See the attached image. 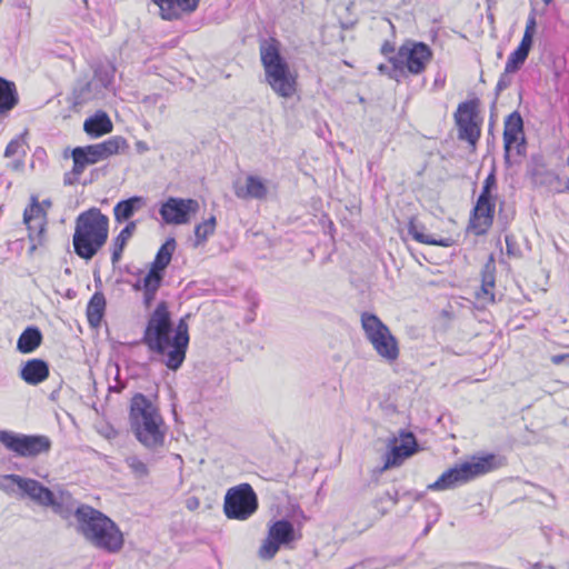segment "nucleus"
<instances>
[{"instance_id": "nucleus-30", "label": "nucleus", "mask_w": 569, "mask_h": 569, "mask_svg": "<svg viewBox=\"0 0 569 569\" xmlns=\"http://www.w3.org/2000/svg\"><path fill=\"white\" fill-rule=\"evenodd\" d=\"M42 342V333L38 327L31 326L28 327L20 335L17 349L21 353H30L33 352Z\"/></svg>"}, {"instance_id": "nucleus-8", "label": "nucleus", "mask_w": 569, "mask_h": 569, "mask_svg": "<svg viewBox=\"0 0 569 569\" xmlns=\"http://www.w3.org/2000/svg\"><path fill=\"white\" fill-rule=\"evenodd\" d=\"M257 509L258 498L249 483H241L227 491L223 511L229 519L246 520Z\"/></svg>"}, {"instance_id": "nucleus-25", "label": "nucleus", "mask_w": 569, "mask_h": 569, "mask_svg": "<svg viewBox=\"0 0 569 569\" xmlns=\"http://www.w3.org/2000/svg\"><path fill=\"white\" fill-rule=\"evenodd\" d=\"M360 322L365 337L370 343L389 330V327L383 323L378 316L371 312H362Z\"/></svg>"}, {"instance_id": "nucleus-33", "label": "nucleus", "mask_w": 569, "mask_h": 569, "mask_svg": "<svg viewBox=\"0 0 569 569\" xmlns=\"http://www.w3.org/2000/svg\"><path fill=\"white\" fill-rule=\"evenodd\" d=\"M177 242L174 238H168L166 242L158 250L156 258L151 264V268L164 271V269L169 266L172 254L176 250Z\"/></svg>"}, {"instance_id": "nucleus-11", "label": "nucleus", "mask_w": 569, "mask_h": 569, "mask_svg": "<svg viewBox=\"0 0 569 569\" xmlns=\"http://www.w3.org/2000/svg\"><path fill=\"white\" fill-rule=\"evenodd\" d=\"M199 202L194 199L169 197L159 208V214L167 224L181 226L190 222L199 211Z\"/></svg>"}, {"instance_id": "nucleus-60", "label": "nucleus", "mask_w": 569, "mask_h": 569, "mask_svg": "<svg viewBox=\"0 0 569 569\" xmlns=\"http://www.w3.org/2000/svg\"><path fill=\"white\" fill-rule=\"evenodd\" d=\"M539 567H540V565H539V563H536V565L533 566V569H538Z\"/></svg>"}, {"instance_id": "nucleus-28", "label": "nucleus", "mask_w": 569, "mask_h": 569, "mask_svg": "<svg viewBox=\"0 0 569 569\" xmlns=\"http://www.w3.org/2000/svg\"><path fill=\"white\" fill-rule=\"evenodd\" d=\"M408 233L419 243L441 247L450 246L449 239H436L433 236L425 233V226L420 223L416 218H411L409 220Z\"/></svg>"}, {"instance_id": "nucleus-45", "label": "nucleus", "mask_w": 569, "mask_h": 569, "mask_svg": "<svg viewBox=\"0 0 569 569\" xmlns=\"http://www.w3.org/2000/svg\"><path fill=\"white\" fill-rule=\"evenodd\" d=\"M513 72L503 71V73L500 76L497 86H496V93L497 96L500 94L503 90L510 87L512 82V74Z\"/></svg>"}, {"instance_id": "nucleus-1", "label": "nucleus", "mask_w": 569, "mask_h": 569, "mask_svg": "<svg viewBox=\"0 0 569 569\" xmlns=\"http://www.w3.org/2000/svg\"><path fill=\"white\" fill-rule=\"evenodd\" d=\"M186 316L176 327L166 301L158 303L150 315L141 342L148 349L162 357V362L170 370H178L184 359L189 345V326Z\"/></svg>"}, {"instance_id": "nucleus-37", "label": "nucleus", "mask_w": 569, "mask_h": 569, "mask_svg": "<svg viewBox=\"0 0 569 569\" xmlns=\"http://www.w3.org/2000/svg\"><path fill=\"white\" fill-rule=\"evenodd\" d=\"M163 272L164 271H161V270H158L154 268H150V270L148 271V273L146 274V277L142 280L143 291L157 292L161 286L162 280H163ZM140 288H141L140 284H136V289H140Z\"/></svg>"}, {"instance_id": "nucleus-50", "label": "nucleus", "mask_w": 569, "mask_h": 569, "mask_svg": "<svg viewBox=\"0 0 569 569\" xmlns=\"http://www.w3.org/2000/svg\"><path fill=\"white\" fill-rule=\"evenodd\" d=\"M551 362L553 365H561L563 362H567L569 365V353L553 355L551 357Z\"/></svg>"}, {"instance_id": "nucleus-63", "label": "nucleus", "mask_w": 569, "mask_h": 569, "mask_svg": "<svg viewBox=\"0 0 569 569\" xmlns=\"http://www.w3.org/2000/svg\"><path fill=\"white\" fill-rule=\"evenodd\" d=\"M2 2V0H0V3Z\"/></svg>"}, {"instance_id": "nucleus-58", "label": "nucleus", "mask_w": 569, "mask_h": 569, "mask_svg": "<svg viewBox=\"0 0 569 569\" xmlns=\"http://www.w3.org/2000/svg\"><path fill=\"white\" fill-rule=\"evenodd\" d=\"M478 569H497V568L492 567V566L483 565V566L478 567Z\"/></svg>"}, {"instance_id": "nucleus-48", "label": "nucleus", "mask_w": 569, "mask_h": 569, "mask_svg": "<svg viewBox=\"0 0 569 569\" xmlns=\"http://www.w3.org/2000/svg\"><path fill=\"white\" fill-rule=\"evenodd\" d=\"M532 42H533V33H529L528 31H525L522 40L518 47L530 52Z\"/></svg>"}, {"instance_id": "nucleus-3", "label": "nucleus", "mask_w": 569, "mask_h": 569, "mask_svg": "<svg viewBox=\"0 0 569 569\" xmlns=\"http://www.w3.org/2000/svg\"><path fill=\"white\" fill-rule=\"evenodd\" d=\"M130 427L137 440L148 449L164 442L166 427L158 408L142 393H136L130 403Z\"/></svg>"}, {"instance_id": "nucleus-18", "label": "nucleus", "mask_w": 569, "mask_h": 569, "mask_svg": "<svg viewBox=\"0 0 569 569\" xmlns=\"http://www.w3.org/2000/svg\"><path fill=\"white\" fill-rule=\"evenodd\" d=\"M371 346L386 363L392 365L398 361L400 356L399 341L390 329L382 336L376 338L375 341L371 342Z\"/></svg>"}, {"instance_id": "nucleus-22", "label": "nucleus", "mask_w": 569, "mask_h": 569, "mask_svg": "<svg viewBox=\"0 0 569 569\" xmlns=\"http://www.w3.org/2000/svg\"><path fill=\"white\" fill-rule=\"evenodd\" d=\"M20 377L28 385L37 386L49 377V366L42 359L28 360L21 367Z\"/></svg>"}, {"instance_id": "nucleus-13", "label": "nucleus", "mask_w": 569, "mask_h": 569, "mask_svg": "<svg viewBox=\"0 0 569 569\" xmlns=\"http://www.w3.org/2000/svg\"><path fill=\"white\" fill-rule=\"evenodd\" d=\"M397 54L400 61L405 62L408 72L412 74L422 73L432 58V51L428 44L415 41H406Z\"/></svg>"}, {"instance_id": "nucleus-41", "label": "nucleus", "mask_w": 569, "mask_h": 569, "mask_svg": "<svg viewBox=\"0 0 569 569\" xmlns=\"http://www.w3.org/2000/svg\"><path fill=\"white\" fill-rule=\"evenodd\" d=\"M529 52L523 50L522 48H517L513 52L510 53L506 63V71L516 72L521 66L525 63L528 58Z\"/></svg>"}, {"instance_id": "nucleus-56", "label": "nucleus", "mask_w": 569, "mask_h": 569, "mask_svg": "<svg viewBox=\"0 0 569 569\" xmlns=\"http://www.w3.org/2000/svg\"><path fill=\"white\" fill-rule=\"evenodd\" d=\"M187 506L190 510H193L199 506V501L197 499H190L188 500Z\"/></svg>"}, {"instance_id": "nucleus-51", "label": "nucleus", "mask_w": 569, "mask_h": 569, "mask_svg": "<svg viewBox=\"0 0 569 569\" xmlns=\"http://www.w3.org/2000/svg\"><path fill=\"white\" fill-rule=\"evenodd\" d=\"M536 26H537L536 17H535L533 13H531L528 17L525 31H528L529 33H533L535 34Z\"/></svg>"}, {"instance_id": "nucleus-27", "label": "nucleus", "mask_w": 569, "mask_h": 569, "mask_svg": "<svg viewBox=\"0 0 569 569\" xmlns=\"http://www.w3.org/2000/svg\"><path fill=\"white\" fill-rule=\"evenodd\" d=\"M71 157L73 160L72 170L67 172L63 178V182L67 186L76 184L79 181V177L83 173L84 169L92 164L89 158L86 156L82 147H77L72 150Z\"/></svg>"}, {"instance_id": "nucleus-23", "label": "nucleus", "mask_w": 569, "mask_h": 569, "mask_svg": "<svg viewBox=\"0 0 569 569\" xmlns=\"http://www.w3.org/2000/svg\"><path fill=\"white\" fill-rule=\"evenodd\" d=\"M50 500L52 502L46 505V507H50L54 513L59 515L63 519H68L72 515L74 516V511L79 507L76 506V501L71 493L64 490H59L57 492L52 491Z\"/></svg>"}, {"instance_id": "nucleus-47", "label": "nucleus", "mask_w": 569, "mask_h": 569, "mask_svg": "<svg viewBox=\"0 0 569 569\" xmlns=\"http://www.w3.org/2000/svg\"><path fill=\"white\" fill-rule=\"evenodd\" d=\"M21 148H22V141L20 139L11 140L4 150V157L11 158V157L18 154Z\"/></svg>"}, {"instance_id": "nucleus-16", "label": "nucleus", "mask_w": 569, "mask_h": 569, "mask_svg": "<svg viewBox=\"0 0 569 569\" xmlns=\"http://www.w3.org/2000/svg\"><path fill=\"white\" fill-rule=\"evenodd\" d=\"M417 449V440L411 432L402 433L400 442L395 441L393 447L387 455L385 469L400 466L405 459L412 456Z\"/></svg>"}, {"instance_id": "nucleus-62", "label": "nucleus", "mask_w": 569, "mask_h": 569, "mask_svg": "<svg viewBox=\"0 0 569 569\" xmlns=\"http://www.w3.org/2000/svg\"><path fill=\"white\" fill-rule=\"evenodd\" d=\"M548 569H553V567H549Z\"/></svg>"}, {"instance_id": "nucleus-24", "label": "nucleus", "mask_w": 569, "mask_h": 569, "mask_svg": "<svg viewBox=\"0 0 569 569\" xmlns=\"http://www.w3.org/2000/svg\"><path fill=\"white\" fill-rule=\"evenodd\" d=\"M19 102L14 82L0 77V119L7 116Z\"/></svg>"}, {"instance_id": "nucleus-5", "label": "nucleus", "mask_w": 569, "mask_h": 569, "mask_svg": "<svg viewBox=\"0 0 569 569\" xmlns=\"http://www.w3.org/2000/svg\"><path fill=\"white\" fill-rule=\"evenodd\" d=\"M260 58L266 81L271 89L280 97L291 98L297 90V79L290 71L288 62L280 54L279 42L272 38L261 42Z\"/></svg>"}, {"instance_id": "nucleus-14", "label": "nucleus", "mask_w": 569, "mask_h": 569, "mask_svg": "<svg viewBox=\"0 0 569 569\" xmlns=\"http://www.w3.org/2000/svg\"><path fill=\"white\" fill-rule=\"evenodd\" d=\"M233 191L241 200H263L269 193L268 181L258 176L248 174L243 182L240 180L233 182Z\"/></svg>"}, {"instance_id": "nucleus-31", "label": "nucleus", "mask_w": 569, "mask_h": 569, "mask_svg": "<svg viewBox=\"0 0 569 569\" xmlns=\"http://www.w3.org/2000/svg\"><path fill=\"white\" fill-rule=\"evenodd\" d=\"M106 309V298L102 292L93 293L87 306V318L91 327L100 326Z\"/></svg>"}, {"instance_id": "nucleus-61", "label": "nucleus", "mask_w": 569, "mask_h": 569, "mask_svg": "<svg viewBox=\"0 0 569 569\" xmlns=\"http://www.w3.org/2000/svg\"><path fill=\"white\" fill-rule=\"evenodd\" d=\"M537 178H539V181H540L543 178V176H541V178H540V174L538 173Z\"/></svg>"}, {"instance_id": "nucleus-64", "label": "nucleus", "mask_w": 569, "mask_h": 569, "mask_svg": "<svg viewBox=\"0 0 569 569\" xmlns=\"http://www.w3.org/2000/svg\"><path fill=\"white\" fill-rule=\"evenodd\" d=\"M568 387H569V385H568Z\"/></svg>"}, {"instance_id": "nucleus-36", "label": "nucleus", "mask_w": 569, "mask_h": 569, "mask_svg": "<svg viewBox=\"0 0 569 569\" xmlns=\"http://www.w3.org/2000/svg\"><path fill=\"white\" fill-rule=\"evenodd\" d=\"M497 178L495 172H490L483 181L481 192L477 202H495L497 201Z\"/></svg>"}, {"instance_id": "nucleus-35", "label": "nucleus", "mask_w": 569, "mask_h": 569, "mask_svg": "<svg viewBox=\"0 0 569 569\" xmlns=\"http://www.w3.org/2000/svg\"><path fill=\"white\" fill-rule=\"evenodd\" d=\"M540 183L545 184L552 192H569V178H561L553 171H547Z\"/></svg>"}, {"instance_id": "nucleus-55", "label": "nucleus", "mask_w": 569, "mask_h": 569, "mask_svg": "<svg viewBox=\"0 0 569 569\" xmlns=\"http://www.w3.org/2000/svg\"><path fill=\"white\" fill-rule=\"evenodd\" d=\"M389 66H390V61H389L388 63H386V64H385V63H381V64H379L378 70H379L382 74H387V76H389V73H390V69L388 68Z\"/></svg>"}, {"instance_id": "nucleus-53", "label": "nucleus", "mask_w": 569, "mask_h": 569, "mask_svg": "<svg viewBox=\"0 0 569 569\" xmlns=\"http://www.w3.org/2000/svg\"><path fill=\"white\" fill-rule=\"evenodd\" d=\"M505 241H506V246H507V253L508 254H515V242H513V238L511 236H506L505 237Z\"/></svg>"}, {"instance_id": "nucleus-7", "label": "nucleus", "mask_w": 569, "mask_h": 569, "mask_svg": "<svg viewBox=\"0 0 569 569\" xmlns=\"http://www.w3.org/2000/svg\"><path fill=\"white\" fill-rule=\"evenodd\" d=\"M0 442L17 457L36 458L51 449V440L44 435H24L0 431Z\"/></svg>"}, {"instance_id": "nucleus-44", "label": "nucleus", "mask_w": 569, "mask_h": 569, "mask_svg": "<svg viewBox=\"0 0 569 569\" xmlns=\"http://www.w3.org/2000/svg\"><path fill=\"white\" fill-rule=\"evenodd\" d=\"M82 150L84 151L86 156L89 158L92 164L104 160L103 154L101 152V149L99 144H90L87 147H82Z\"/></svg>"}, {"instance_id": "nucleus-2", "label": "nucleus", "mask_w": 569, "mask_h": 569, "mask_svg": "<svg viewBox=\"0 0 569 569\" xmlns=\"http://www.w3.org/2000/svg\"><path fill=\"white\" fill-rule=\"evenodd\" d=\"M77 530L94 548L108 553L119 552L123 545V533L107 515L93 507L81 503L74 511Z\"/></svg>"}, {"instance_id": "nucleus-10", "label": "nucleus", "mask_w": 569, "mask_h": 569, "mask_svg": "<svg viewBox=\"0 0 569 569\" xmlns=\"http://www.w3.org/2000/svg\"><path fill=\"white\" fill-rule=\"evenodd\" d=\"M295 539L293 525L286 519L277 520L269 526L268 536L262 541L258 556L263 560H271L281 546H288Z\"/></svg>"}, {"instance_id": "nucleus-20", "label": "nucleus", "mask_w": 569, "mask_h": 569, "mask_svg": "<svg viewBox=\"0 0 569 569\" xmlns=\"http://www.w3.org/2000/svg\"><path fill=\"white\" fill-rule=\"evenodd\" d=\"M496 266L492 260L488 261L482 269L481 287L476 292L477 301L485 307L488 303H495Z\"/></svg>"}, {"instance_id": "nucleus-38", "label": "nucleus", "mask_w": 569, "mask_h": 569, "mask_svg": "<svg viewBox=\"0 0 569 569\" xmlns=\"http://www.w3.org/2000/svg\"><path fill=\"white\" fill-rule=\"evenodd\" d=\"M114 72L116 68L111 62H101L94 68V78L107 89L112 83Z\"/></svg>"}, {"instance_id": "nucleus-49", "label": "nucleus", "mask_w": 569, "mask_h": 569, "mask_svg": "<svg viewBox=\"0 0 569 569\" xmlns=\"http://www.w3.org/2000/svg\"><path fill=\"white\" fill-rule=\"evenodd\" d=\"M161 99V96L158 94V93H153V94H150V96H146L143 99H142V103L147 107H152V106H156L159 100Z\"/></svg>"}, {"instance_id": "nucleus-12", "label": "nucleus", "mask_w": 569, "mask_h": 569, "mask_svg": "<svg viewBox=\"0 0 569 569\" xmlns=\"http://www.w3.org/2000/svg\"><path fill=\"white\" fill-rule=\"evenodd\" d=\"M23 222L28 229L30 241L29 253L32 254L39 247L47 243V213L36 200L24 209Z\"/></svg>"}, {"instance_id": "nucleus-4", "label": "nucleus", "mask_w": 569, "mask_h": 569, "mask_svg": "<svg viewBox=\"0 0 569 569\" xmlns=\"http://www.w3.org/2000/svg\"><path fill=\"white\" fill-rule=\"evenodd\" d=\"M108 232L109 218L100 209L81 212L76 219L72 238L74 252L82 259H92L107 242Z\"/></svg>"}, {"instance_id": "nucleus-29", "label": "nucleus", "mask_w": 569, "mask_h": 569, "mask_svg": "<svg viewBox=\"0 0 569 569\" xmlns=\"http://www.w3.org/2000/svg\"><path fill=\"white\" fill-rule=\"evenodd\" d=\"M143 204V198L137 196L119 201L113 208L116 221L123 222L129 220Z\"/></svg>"}, {"instance_id": "nucleus-34", "label": "nucleus", "mask_w": 569, "mask_h": 569, "mask_svg": "<svg viewBox=\"0 0 569 569\" xmlns=\"http://www.w3.org/2000/svg\"><path fill=\"white\" fill-rule=\"evenodd\" d=\"M98 144L104 159L109 158L110 156L123 152L129 148L127 140L120 136H113Z\"/></svg>"}, {"instance_id": "nucleus-42", "label": "nucleus", "mask_w": 569, "mask_h": 569, "mask_svg": "<svg viewBox=\"0 0 569 569\" xmlns=\"http://www.w3.org/2000/svg\"><path fill=\"white\" fill-rule=\"evenodd\" d=\"M390 69L389 78L396 80L397 82L402 81V79L407 76V67L403 61H400L399 56L390 57Z\"/></svg>"}, {"instance_id": "nucleus-54", "label": "nucleus", "mask_w": 569, "mask_h": 569, "mask_svg": "<svg viewBox=\"0 0 569 569\" xmlns=\"http://www.w3.org/2000/svg\"><path fill=\"white\" fill-rule=\"evenodd\" d=\"M381 52L385 54V56H388L390 53H393L395 52V46L392 43H390L389 41H386L382 47H381Z\"/></svg>"}, {"instance_id": "nucleus-6", "label": "nucleus", "mask_w": 569, "mask_h": 569, "mask_svg": "<svg viewBox=\"0 0 569 569\" xmlns=\"http://www.w3.org/2000/svg\"><path fill=\"white\" fill-rule=\"evenodd\" d=\"M495 456L473 458L446 470L433 483L428 486L431 491H443L460 487L495 468Z\"/></svg>"}, {"instance_id": "nucleus-21", "label": "nucleus", "mask_w": 569, "mask_h": 569, "mask_svg": "<svg viewBox=\"0 0 569 569\" xmlns=\"http://www.w3.org/2000/svg\"><path fill=\"white\" fill-rule=\"evenodd\" d=\"M19 490L39 506L46 507V505L52 502L50 500L52 490L41 485L38 480L22 477L19 479Z\"/></svg>"}, {"instance_id": "nucleus-39", "label": "nucleus", "mask_w": 569, "mask_h": 569, "mask_svg": "<svg viewBox=\"0 0 569 569\" xmlns=\"http://www.w3.org/2000/svg\"><path fill=\"white\" fill-rule=\"evenodd\" d=\"M217 226V220L214 216H211L207 220L198 223L194 228V236L197 239V244L203 243L207 239L213 234Z\"/></svg>"}, {"instance_id": "nucleus-43", "label": "nucleus", "mask_w": 569, "mask_h": 569, "mask_svg": "<svg viewBox=\"0 0 569 569\" xmlns=\"http://www.w3.org/2000/svg\"><path fill=\"white\" fill-rule=\"evenodd\" d=\"M21 478V476L14 473L0 476V489L7 493L13 492L14 487L19 488V479Z\"/></svg>"}, {"instance_id": "nucleus-15", "label": "nucleus", "mask_w": 569, "mask_h": 569, "mask_svg": "<svg viewBox=\"0 0 569 569\" xmlns=\"http://www.w3.org/2000/svg\"><path fill=\"white\" fill-rule=\"evenodd\" d=\"M160 9V16L164 20H177L183 14L194 12L200 0H152Z\"/></svg>"}, {"instance_id": "nucleus-52", "label": "nucleus", "mask_w": 569, "mask_h": 569, "mask_svg": "<svg viewBox=\"0 0 569 569\" xmlns=\"http://www.w3.org/2000/svg\"><path fill=\"white\" fill-rule=\"evenodd\" d=\"M157 292L143 291V302L146 307H150L153 300L156 299Z\"/></svg>"}, {"instance_id": "nucleus-32", "label": "nucleus", "mask_w": 569, "mask_h": 569, "mask_svg": "<svg viewBox=\"0 0 569 569\" xmlns=\"http://www.w3.org/2000/svg\"><path fill=\"white\" fill-rule=\"evenodd\" d=\"M136 229L137 222L130 221L113 240L111 254V262L113 266H116L120 261L123 249L127 246L130 238L133 236Z\"/></svg>"}, {"instance_id": "nucleus-17", "label": "nucleus", "mask_w": 569, "mask_h": 569, "mask_svg": "<svg viewBox=\"0 0 569 569\" xmlns=\"http://www.w3.org/2000/svg\"><path fill=\"white\" fill-rule=\"evenodd\" d=\"M503 143L506 152L513 146L519 148L525 143L523 121L518 111H513L505 120Z\"/></svg>"}, {"instance_id": "nucleus-19", "label": "nucleus", "mask_w": 569, "mask_h": 569, "mask_svg": "<svg viewBox=\"0 0 569 569\" xmlns=\"http://www.w3.org/2000/svg\"><path fill=\"white\" fill-rule=\"evenodd\" d=\"M495 209V202H476L470 223L477 234L486 233L492 226Z\"/></svg>"}, {"instance_id": "nucleus-59", "label": "nucleus", "mask_w": 569, "mask_h": 569, "mask_svg": "<svg viewBox=\"0 0 569 569\" xmlns=\"http://www.w3.org/2000/svg\"><path fill=\"white\" fill-rule=\"evenodd\" d=\"M546 4H549L552 0H542Z\"/></svg>"}, {"instance_id": "nucleus-57", "label": "nucleus", "mask_w": 569, "mask_h": 569, "mask_svg": "<svg viewBox=\"0 0 569 569\" xmlns=\"http://www.w3.org/2000/svg\"><path fill=\"white\" fill-rule=\"evenodd\" d=\"M386 497L392 505H397L398 499L396 497H392L389 492H386Z\"/></svg>"}, {"instance_id": "nucleus-40", "label": "nucleus", "mask_w": 569, "mask_h": 569, "mask_svg": "<svg viewBox=\"0 0 569 569\" xmlns=\"http://www.w3.org/2000/svg\"><path fill=\"white\" fill-rule=\"evenodd\" d=\"M126 465L137 479H144L149 476V468L146 462H143L137 456H129L124 460Z\"/></svg>"}, {"instance_id": "nucleus-26", "label": "nucleus", "mask_w": 569, "mask_h": 569, "mask_svg": "<svg viewBox=\"0 0 569 569\" xmlns=\"http://www.w3.org/2000/svg\"><path fill=\"white\" fill-rule=\"evenodd\" d=\"M112 122L104 111H98L83 123L84 131L91 137H100L112 131Z\"/></svg>"}, {"instance_id": "nucleus-9", "label": "nucleus", "mask_w": 569, "mask_h": 569, "mask_svg": "<svg viewBox=\"0 0 569 569\" xmlns=\"http://www.w3.org/2000/svg\"><path fill=\"white\" fill-rule=\"evenodd\" d=\"M455 121L458 128V138L471 146H476L481 133L478 101L469 100L459 103L455 113Z\"/></svg>"}, {"instance_id": "nucleus-46", "label": "nucleus", "mask_w": 569, "mask_h": 569, "mask_svg": "<svg viewBox=\"0 0 569 569\" xmlns=\"http://www.w3.org/2000/svg\"><path fill=\"white\" fill-rule=\"evenodd\" d=\"M91 83L86 82L80 89L76 90V100L79 103H84L90 100Z\"/></svg>"}]
</instances>
